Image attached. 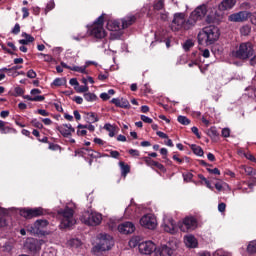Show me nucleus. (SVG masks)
Segmentation results:
<instances>
[{
	"label": "nucleus",
	"instance_id": "338daca9",
	"mask_svg": "<svg viewBox=\"0 0 256 256\" xmlns=\"http://www.w3.org/2000/svg\"><path fill=\"white\" fill-rule=\"evenodd\" d=\"M53 9H55V2L50 1V2L47 4V6H46V10H47V11H51V10H53Z\"/></svg>",
	"mask_w": 256,
	"mask_h": 256
},
{
	"label": "nucleus",
	"instance_id": "69168bd1",
	"mask_svg": "<svg viewBox=\"0 0 256 256\" xmlns=\"http://www.w3.org/2000/svg\"><path fill=\"white\" fill-rule=\"evenodd\" d=\"M73 101H75V103H77V105H82L83 104V98L80 96H75L73 98Z\"/></svg>",
	"mask_w": 256,
	"mask_h": 256
},
{
	"label": "nucleus",
	"instance_id": "72a5a7b5",
	"mask_svg": "<svg viewBox=\"0 0 256 256\" xmlns=\"http://www.w3.org/2000/svg\"><path fill=\"white\" fill-rule=\"evenodd\" d=\"M70 71H76V73H87V66H72Z\"/></svg>",
	"mask_w": 256,
	"mask_h": 256
},
{
	"label": "nucleus",
	"instance_id": "09e8293b",
	"mask_svg": "<svg viewBox=\"0 0 256 256\" xmlns=\"http://www.w3.org/2000/svg\"><path fill=\"white\" fill-rule=\"evenodd\" d=\"M120 155L121 154L117 150H111L110 151V157H112L113 159H119Z\"/></svg>",
	"mask_w": 256,
	"mask_h": 256
},
{
	"label": "nucleus",
	"instance_id": "a19ab883",
	"mask_svg": "<svg viewBox=\"0 0 256 256\" xmlns=\"http://www.w3.org/2000/svg\"><path fill=\"white\" fill-rule=\"evenodd\" d=\"M195 44L193 43V40H187L184 44H183V49L186 51H189V49H191V47H193Z\"/></svg>",
	"mask_w": 256,
	"mask_h": 256
},
{
	"label": "nucleus",
	"instance_id": "4be33fe9",
	"mask_svg": "<svg viewBox=\"0 0 256 256\" xmlns=\"http://www.w3.org/2000/svg\"><path fill=\"white\" fill-rule=\"evenodd\" d=\"M144 161H145L146 165H148V167H157V169H160V170L164 169L163 164H161V163H159L157 161H154L150 157H145Z\"/></svg>",
	"mask_w": 256,
	"mask_h": 256
},
{
	"label": "nucleus",
	"instance_id": "603ef678",
	"mask_svg": "<svg viewBox=\"0 0 256 256\" xmlns=\"http://www.w3.org/2000/svg\"><path fill=\"white\" fill-rule=\"evenodd\" d=\"M32 125L34 127H37V129H43V124L39 121H37V119L32 120Z\"/></svg>",
	"mask_w": 256,
	"mask_h": 256
},
{
	"label": "nucleus",
	"instance_id": "9b49d317",
	"mask_svg": "<svg viewBox=\"0 0 256 256\" xmlns=\"http://www.w3.org/2000/svg\"><path fill=\"white\" fill-rule=\"evenodd\" d=\"M140 225L145 229H155L157 227V218L153 214H146L140 219Z\"/></svg>",
	"mask_w": 256,
	"mask_h": 256
},
{
	"label": "nucleus",
	"instance_id": "052dcab7",
	"mask_svg": "<svg viewBox=\"0 0 256 256\" xmlns=\"http://www.w3.org/2000/svg\"><path fill=\"white\" fill-rule=\"evenodd\" d=\"M43 59L46 63H51V61H53V56L49 54H45L43 55Z\"/></svg>",
	"mask_w": 256,
	"mask_h": 256
},
{
	"label": "nucleus",
	"instance_id": "e2e57ef3",
	"mask_svg": "<svg viewBox=\"0 0 256 256\" xmlns=\"http://www.w3.org/2000/svg\"><path fill=\"white\" fill-rule=\"evenodd\" d=\"M141 120L144 123H153V119H151V118H149L148 116H145V115H141Z\"/></svg>",
	"mask_w": 256,
	"mask_h": 256
},
{
	"label": "nucleus",
	"instance_id": "7ed1b4c3",
	"mask_svg": "<svg viewBox=\"0 0 256 256\" xmlns=\"http://www.w3.org/2000/svg\"><path fill=\"white\" fill-rule=\"evenodd\" d=\"M57 213L61 227L67 229V227H73L75 225V211L72 208L66 206L64 209H59Z\"/></svg>",
	"mask_w": 256,
	"mask_h": 256
},
{
	"label": "nucleus",
	"instance_id": "ea45409f",
	"mask_svg": "<svg viewBox=\"0 0 256 256\" xmlns=\"http://www.w3.org/2000/svg\"><path fill=\"white\" fill-rule=\"evenodd\" d=\"M139 247V237H133L130 241H129V247L131 248H135V247Z\"/></svg>",
	"mask_w": 256,
	"mask_h": 256
},
{
	"label": "nucleus",
	"instance_id": "5701e85b",
	"mask_svg": "<svg viewBox=\"0 0 256 256\" xmlns=\"http://www.w3.org/2000/svg\"><path fill=\"white\" fill-rule=\"evenodd\" d=\"M135 16H126L125 18H123L122 21V29H127V27H130V25H132L133 23H135Z\"/></svg>",
	"mask_w": 256,
	"mask_h": 256
},
{
	"label": "nucleus",
	"instance_id": "c03bdc74",
	"mask_svg": "<svg viewBox=\"0 0 256 256\" xmlns=\"http://www.w3.org/2000/svg\"><path fill=\"white\" fill-rule=\"evenodd\" d=\"M53 85H55L56 87H61V85H65V79L56 78V79L53 81Z\"/></svg>",
	"mask_w": 256,
	"mask_h": 256
},
{
	"label": "nucleus",
	"instance_id": "8fccbe9b",
	"mask_svg": "<svg viewBox=\"0 0 256 256\" xmlns=\"http://www.w3.org/2000/svg\"><path fill=\"white\" fill-rule=\"evenodd\" d=\"M87 91H89V86L87 85L79 86V88L77 89L78 93H87Z\"/></svg>",
	"mask_w": 256,
	"mask_h": 256
},
{
	"label": "nucleus",
	"instance_id": "774afa93",
	"mask_svg": "<svg viewBox=\"0 0 256 256\" xmlns=\"http://www.w3.org/2000/svg\"><path fill=\"white\" fill-rule=\"evenodd\" d=\"M183 177H184V181H191V179H193V175L191 173H186V174H183Z\"/></svg>",
	"mask_w": 256,
	"mask_h": 256
},
{
	"label": "nucleus",
	"instance_id": "39448f33",
	"mask_svg": "<svg viewBox=\"0 0 256 256\" xmlns=\"http://www.w3.org/2000/svg\"><path fill=\"white\" fill-rule=\"evenodd\" d=\"M173 31H179V29L189 30L193 25L189 24V19H185V13H176L171 24Z\"/></svg>",
	"mask_w": 256,
	"mask_h": 256
},
{
	"label": "nucleus",
	"instance_id": "c9c22d12",
	"mask_svg": "<svg viewBox=\"0 0 256 256\" xmlns=\"http://www.w3.org/2000/svg\"><path fill=\"white\" fill-rule=\"evenodd\" d=\"M177 120H178V123H180L181 125H189L191 123V120H189L185 116H178Z\"/></svg>",
	"mask_w": 256,
	"mask_h": 256
},
{
	"label": "nucleus",
	"instance_id": "13d9d810",
	"mask_svg": "<svg viewBox=\"0 0 256 256\" xmlns=\"http://www.w3.org/2000/svg\"><path fill=\"white\" fill-rule=\"evenodd\" d=\"M0 227H7V219L3 215H0Z\"/></svg>",
	"mask_w": 256,
	"mask_h": 256
},
{
	"label": "nucleus",
	"instance_id": "49530a36",
	"mask_svg": "<svg viewBox=\"0 0 256 256\" xmlns=\"http://www.w3.org/2000/svg\"><path fill=\"white\" fill-rule=\"evenodd\" d=\"M223 187H228L227 183L218 182L215 184V188L217 189V191H223Z\"/></svg>",
	"mask_w": 256,
	"mask_h": 256
},
{
	"label": "nucleus",
	"instance_id": "b1692460",
	"mask_svg": "<svg viewBox=\"0 0 256 256\" xmlns=\"http://www.w3.org/2000/svg\"><path fill=\"white\" fill-rule=\"evenodd\" d=\"M119 167L121 169L122 177H127L128 173H131V166H129L125 162H119Z\"/></svg>",
	"mask_w": 256,
	"mask_h": 256
},
{
	"label": "nucleus",
	"instance_id": "c756f323",
	"mask_svg": "<svg viewBox=\"0 0 256 256\" xmlns=\"http://www.w3.org/2000/svg\"><path fill=\"white\" fill-rule=\"evenodd\" d=\"M5 125H6L5 121L0 120V133H2L3 135H5L7 133H11V131H13V129H11Z\"/></svg>",
	"mask_w": 256,
	"mask_h": 256
},
{
	"label": "nucleus",
	"instance_id": "412c9836",
	"mask_svg": "<svg viewBox=\"0 0 256 256\" xmlns=\"http://www.w3.org/2000/svg\"><path fill=\"white\" fill-rule=\"evenodd\" d=\"M184 243L186 247H189L190 249H195V247L198 245L197 238H195L193 235L185 236Z\"/></svg>",
	"mask_w": 256,
	"mask_h": 256
},
{
	"label": "nucleus",
	"instance_id": "f257e3e1",
	"mask_svg": "<svg viewBox=\"0 0 256 256\" xmlns=\"http://www.w3.org/2000/svg\"><path fill=\"white\" fill-rule=\"evenodd\" d=\"M221 32L217 26H206L198 33L199 45H213L219 41Z\"/></svg>",
	"mask_w": 256,
	"mask_h": 256
},
{
	"label": "nucleus",
	"instance_id": "4468645a",
	"mask_svg": "<svg viewBox=\"0 0 256 256\" xmlns=\"http://www.w3.org/2000/svg\"><path fill=\"white\" fill-rule=\"evenodd\" d=\"M162 229L166 233H170L171 235H175V233H177V225H175V221L173 220V218L165 217L163 219Z\"/></svg>",
	"mask_w": 256,
	"mask_h": 256
},
{
	"label": "nucleus",
	"instance_id": "f03ea898",
	"mask_svg": "<svg viewBox=\"0 0 256 256\" xmlns=\"http://www.w3.org/2000/svg\"><path fill=\"white\" fill-rule=\"evenodd\" d=\"M254 54L255 49H253L251 42H242L231 52V56L234 57V59H241L242 61H247V59L253 57Z\"/></svg>",
	"mask_w": 256,
	"mask_h": 256
},
{
	"label": "nucleus",
	"instance_id": "37998d69",
	"mask_svg": "<svg viewBox=\"0 0 256 256\" xmlns=\"http://www.w3.org/2000/svg\"><path fill=\"white\" fill-rule=\"evenodd\" d=\"M78 129H88V131H95V126L89 124V125H82V124H79L78 125Z\"/></svg>",
	"mask_w": 256,
	"mask_h": 256
},
{
	"label": "nucleus",
	"instance_id": "aec40b11",
	"mask_svg": "<svg viewBox=\"0 0 256 256\" xmlns=\"http://www.w3.org/2000/svg\"><path fill=\"white\" fill-rule=\"evenodd\" d=\"M235 3V0H223L218 7L220 11H229V9L235 7Z\"/></svg>",
	"mask_w": 256,
	"mask_h": 256
},
{
	"label": "nucleus",
	"instance_id": "473e14b6",
	"mask_svg": "<svg viewBox=\"0 0 256 256\" xmlns=\"http://www.w3.org/2000/svg\"><path fill=\"white\" fill-rule=\"evenodd\" d=\"M84 99L85 101H88V102L97 101V95L91 92L84 93Z\"/></svg>",
	"mask_w": 256,
	"mask_h": 256
},
{
	"label": "nucleus",
	"instance_id": "6e6d98bb",
	"mask_svg": "<svg viewBox=\"0 0 256 256\" xmlns=\"http://www.w3.org/2000/svg\"><path fill=\"white\" fill-rule=\"evenodd\" d=\"M225 209H227V205L225 203L222 202V203L218 204V211L220 213H225Z\"/></svg>",
	"mask_w": 256,
	"mask_h": 256
},
{
	"label": "nucleus",
	"instance_id": "5fc2aeb1",
	"mask_svg": "<svg viewBox=\"0 0 256 256\" xmlns=\"http://www.w3.org/2000/svg\"><path fill=\"white\" fill-rule=\"evenodd\" d=\"M27 77H28L29 79H35V77H37V73L35 72V70H29V71L27 72Z\"/></svg>",
	"mask_w": 256,
	"mask_h": 256
},
{
	"label": "nucleus",
	"instance_id": "ddd939ff",
	"mask_svg": "<svg viewBox=\"0 0 256 256\" xmlns=\"http://www.w3.org/2000/svg\"><path fill=\"white\" fill-rule=\"evenodd\" d=\"M21 217H24L25 219H33V217H41L43 215V208H24L20 210Z\"/></svg>",
	"mask_w": 256,
	"mask_h": 256
},
{
	"label": "nucleus",
	"instance_id": "0e129e2a",
	"mask_svg": "<svg viewBox=\"0 0 256 256\" xmlns=\"http://www.w3.org/2000/svg\"><path fill=\"white\" fill-rule=\"evenodd\" d=\"M14 93H16V95H23L25 93V90H23V88L21 87H16L14 89Z\"/></svg>",
	"mask_w": 256,
	"mask_h": 256
},
{
	"label": "nucleus",
	"instance_id": "7c9ffc66",
	"mask_svg": "<svg viewBox=\"0 0 256 256\" xmlns=\"http://www.w3.org/2000/svg\"><path fill=\"white\" fill-rule=\"evenodd\" d=\"M191 149H192V151H193V153H194L195 155H198V157H203V155H204L203 148H201L200 146H197V145L193 144V145L191 146Z\"/></svg>",
	"mask_w": 256,
	"mask_h": 256
},
{
	"label": "nucleus",
	"instance_id": "c85d7f7f",
	"mask_svg": "<svg viewBox=\"0 0 256 256\" xmlns=\"http://www.w3.org/2000/svg\"><path fill=\"white\" fill-rule=\"evenodd\" d=\"M23 99H27V101L41 102V101H45V96H30V95H25V96H23Z\"/></svg>",
	"mask_w": 256,
	"mask_h": 256
},
{
	"label": "nucleus",
	"instance_id": "0eeeda50",
	"mask_svg": "<svg viewBox=\"0 0 256 256\" xmlns=\"http://www.w3.org/2000/svg\"><path fill=\"white\" fill-rule=\"evenodd\" d=\"M207 15V6L200 5L198 6L189 16L188 24L195 27L197 25V21H202Z\"/></svg>",
	"mask_w": 256,
	"mask_h": 256
},
{
	"label": "nucleus",
	"instance_id": "2eb2a0df",
	"mask_svg": "<svg viewBox=\"0 0 256 256\" xmlns=\"http://www.w3.org/2000/svg\"><path fill=\"white\" fill-rule=\"evenodd\" d=\"M251 17V12L240 11L234 14H231L228 19L233 23H242L243 21H247V19Z\"/></svg>",
	"mask_w": 256,
	"mask_h": 256
},
{
	"label": "nucleus",
	"instance_id": "bb28decb",
	"mask_svg": "<svg viewBox=\"0 0 256 256\" xmlns=\"http://www.w3.org/2000/svg\"><path fill=\"white\" fill-rule=\"evenodd\" d=\"M47 225H49V222L47 220H37L34 223V227L35 229H37V231H41V229H45Z\"/></svg>",
	"mask_w": 256,
	"mask_h": 256
},
{
	"label": "nucleus",
	"instance_id": "bf43d9fd",
	"mask_svg": "<svg viewBox=\"0 0 256 256\" xmlns=\"http://www.w3.org/2000/svg\"><path fill=\"white\" fill-rule=\"evenodd\" d=\"M36 113H38L39 115H42V117H49V112H47V110L38 109Z\"/></svg>",
	"mask_w": 256,
	"mask_h": 256
},
{
	"label": "nucleus",
	"instance_id": "dca6fc26",
	"mask_svg": "<svg viewBox=\"0 0 256 256\" xmlns=\"http://www.w3.org/2000/svg\"><path fill=\"white\" fill-rule=\"evenodd\" d=\"M119 233H123V235H129L135 232V224L133 222H124L118 225Z\"/></svg>",
	"mask_w": 256,
	"mask_h": 256
},
{
	"label": "nucleus",
	"instance_id": "1a4fd4ad",
	"mask_svg": "<svg viewBox=\"0 0 256 256\" xmlns=\"http://www.w3.org/2000/svg\"><path fill=\"white\" fill-rule=\"evenodd\" d=\"M177 250V244L168 242L167 244L156 246L154 250L155 256H173Z\"/></svg>",
	"mask_w": 256,
	"mask_h": 256
},
{
	"label": "nucleus",
	"instance_id": "4d7b16f0",
	"mask_svg": "<svg viewBox=\"0 0 256 256\" xmlns=\"http://www.w3.org/2000/svg\"><path fill=\"white\" fill-rule=\"evenodd\" d=\"M129 155H131L132 157H139L140 153L139 150H135V149H130L128 151Z\"/></svg>",
	"mask_w": 256,
	"mask_h": 256
},
{
	"label": "nucleus",
	"instance_id": "393cba45",
	"mask_svg": "<svg viewBox=\"0 0 256 256\" xmlns=\"http://www.w3.org/2000/svg\"><path fill=\"white\" fill-rule=\"evenodd\" d=\"M22 37L25 39L19 40L20 45H29V43H33L35 41V38L27 33H22Z\"/></svg>",
	"mask_w": 256,
	"mask_h": 256
},
{
	"label": "nucleus",
	"instance_id": "20e7f679",
	"mask_svg": "<svg viewBox=\"0 0 256 256\" xmlns=\"http://www.w3.org/2000/svg\"><path fill=\"white\" fill-rule=\"evenodd\" d=\"M99 242L92 248L93 253H101V251H109L113 245V237L108 234H99Z\"/></svg>",
	"mask_w": 256,
	"mask_h": 256
},
{
	"label": "nucleus",
	"instance_id": "f704fd0d",
	"mask_svg": "<svg viewBox=\"0 0 256 256\" xmlns=\"http://www.w3.org/2000/svg\"><path fill=\"white\" fill-rule=\"evenodd\" d=\"M104 129L109 132V137H115V129L111 124H105Z\"/></svg>",
	"mask_w": 256,
	"mask_h": 256
},
{
	"label": "nucleus",
	"instance_id": "a878e982",
	"mask_svg": "<svg viewBox=\"0 0 256 256\" xmlns=\"http://www.w3.org/2000/svg\"><path fill=\"white\" fill-rule=\"evenodd\" d=\"M85 119L87 123H97L99 121V117L93 112L86 113Z\"/></svg>",
	"mask_w": 256,
	"mask_h": 256
},
{
	"label": "nucleus",
	"instance_id": "cd10ccee",
	"mask_svg": "<svg viewBox=\"0 0 256 256\" xmlns=\"http://www.w3.org/2000/svg\"><path fill=\"white\" fill-rule=\"evenodd\" d=\"M153 7L155 11H162V9H165V0H155Z\"/></svg>",
	"mask_w": 256,
	"mask_h": 256
},
{
	"label": "nucleus",
	"instance_id": "f3484780",
	"mask_svg": "<svg viewBox=\"0 0 256 256\" xmlns=\"http://www.w3.org/2000/svg\"><path fill=\"white\" fill-rule=\"evenodd\" d=\"M57 131L64 137H70L72 133H75V128L71 124H62L57 127Z\"/></svg>",
	"mask_w": 256,
	"mask_h": 256
},
{
	"label": "nucleus",
	"instance_id": "6ab92c4d",
	"mask_svg": "<svg viewBox=\"0 0 256 256\" xmlns=\"http://www.w3.org/2000/svg\"><path fill=\"white\" fill-rule=\"evenodd\" d=\"M106 27L108 31H112V33H116L117 31H121V29H123L119 20L108 21Z\"/></svg>",
	"mask_w": 256,
	"mask_h": 256
},
{
	"label": "nucleus",
	"instance_id": "423d86ee",
	"mask_svg": "<svg viewBox=\"0 0 256 256\" xmlns=\"http://www.w3.org/2000/svg\"><path fill=\"white\" fill-rule=\"evenodd\" d=\"M103 15L105 14H102L96 19L91 29V35L96 39H104V37L107 35L105 29L103 28V23L105 21Z\"/></svg>",
	"mask_w": 256,
	"mask_h": 256
},
{
	"label": "nucleus",
	"instance_id": "a18cd8bd",
	"mask_svg": "<svg viewBox=\"0 0 256 256\" xmlns=\"http://www.w3.org/2000/svg\"><path fill=\"white\" fill-rule=\"evenodd\" d=\"M11 33H13V35H19V33H21V26L19 25V23L15 24V26L12 29Z\"/></svg>",
	"mask_w": 256,
	"mask_h": 256
},
{
	"label": "nucleus",
	"instance_id": "79ce46f5",
	"mask_svg": "<svg viewBox=\"0 0 256 256\" xmlns=\"http://www.w3.org/2000/svg\"><path fill=\"white\" fill-rule=\"evenodd\" d=\"M89 156L94 157V159H101V153L93 151L92 149L88 150Z\"/></svg>",
	"mask_w": 256,
	"mask_h": 256
},
{
	"label": "nucleus",
	"instance_id": "e433bc0d",
	"mask_svg": "<svg viewBox=\"0 0 256 256\" xmlns=\"http://www.w3.org/2000/svg\"><path fill=\"white\" fill-rule=\"evenodd\" d=\"M241 35L247 36L251 33V26L245 25L240 29Z\"/></svg>",
	"mask_w": 256,
	"mask_h": 256
},
{
	"label": "nucleus",
	"instance_id": "a211bd4d",
	"mask_svg": "<svg viewBox=\"0 0 256 256\" xmlns=\"http://www.w3.org/2000/svg\"><path fill=\"white\" fill-rule=\"evenodd\" d=\"M111 103H113L116 107H120V109H130L131 104L129 103V100L125 98H113L111 100Z\"/></svg>",
	"mask_w": 256,
	"mask_h": 256
},
{
	"label": "nucleus",
	"instance_id": "680f3d73",
	"mask_svg": "<svg viewBox=\"0 0 256 256\" xmlns=\"http://www.w3.org/2000/svg\"><path fill=\"white\" fill-rule=\"evenodd\" d=\"M87 37V34H79L78 36H73L72 39L74 41H81V39H85Z\"/></svg>",
	"mask_w": 256,
	"mask_h": 256
},
{
	"label": "nucleus",
	"instance_id": "58836bf2",
	"mask_svg": "<svg viewBox=\"0 0 256 256\" xmlns=\"http://www.w3.org/2000/svg\"><path fill=\"white\" fill-rule=\"evenodd\" d=\"M208 135H209V137H212V138L219 137V132L217 131V128L211 127L208 130Z\"/></svg>",
	"mask_w": 256,
	"mask_h": 256
},
{
	"label": "nucleus",
	"instance_id": "4c0bfd02",
	"mask_svg": "<svg viewBox=\"0 0 256 256\" xmlns=\"http://www.w3.org/2000/svg\"><path fill=\"white\" fill-rule=\"evenodd\" d=\"M2 251H4L5 253H11V251H13V245H11L10 242H6V243L2 246Z\"/></svg>",
	"mask_w": 256,
	"mask_h": 256
},
{
	"label": "nucleus",
	"instance_id": "f8f14e48",
	"mask_svg": "<svg viewBox=\"0 0 256 256\" xmlns=\"http://www.w3.org/2000/svg\"><path fill=\"white\" fill-rule=\"evenodd\" d=\"M156 247L157 246L151 240L141 242L138 245L139 253H141V255H151V253H155Z\"/></svg>",
	"mask_w": 256,
	"mask_h": 256
},
{
	"label": "nucleus",
	"instance_id": "6e6552de",
	"mask_svg": "<svg viewBox=\"0 0 256 256\" xmlns=\"http://www.w3.org/2000/svg\"><path fill=\"white\" fill-rule=\"evenodd\" d=\"M80 220L85 225H91L92 227H95L101 224V221H103V216L97 212H92V213L85 212L81 216Z\"/></svg>",
	"mask_w": 256,
	"mask_h": 256
},
{
	"label": "nucleus",
	"instance_id": "2f4dec72",
	"mask_svg": "<svg viewBox=\"0 0 256 256\" xmlns=\"http://www.w3.org/2000/svg\"><path fill=\"white\" fill-rule=\"evenodd\" d=\"M247 253L250 255H254V253H256V240H253L248 244Z\"/></svg>",
	"mask_w": 256,
	"mask_h": 256
},
{
	"label": "nucleus",
	"instance_id": "9d476101",
	"mask_svg": "<svg viewBox=\"0 0 256 256\" xmlns=\"http://www.w3.org/2000/svg\"><path fill=\"white\" fill-rule=\"evenodd\" d=\"M180 231L187 233V231H193L197 229V219L195 217H186L182 222L178 224Z\"/></svg>",
	"mask_w": 256,
	"mask_h": 256
},
{
	"label": "nucleus",
	"instance_id": "3c124183",
	"mask_svg": "<svg viewBox=\"0 0 256 256\" xmlns=\"http://www.w3.org/2000/svg\"><path fill=\"white\" fill-rule=\"evenodd\" d=\"M77 135L79 137H85V135H87V130H85V128H78Z\"/></svg>",
	"mask_w": 256,
	"mask_h": 256
},
{
	"label": "nucleus",
	"instance_id": "de8ad7c7",
	"mask_svg": "<svg viewBox=\"0 0 256 256\" xmlns=\"http://www.w3.org/2000/svg\"><path fill=\"white\" fill-rule=\"evenodd\" d=\"M222 137H230L231 136V129L229 128H223L221 132Z\"/></svg>",
	"mask_w": 256,
	"mask_h": 256
},
{
	"label": "nucleus",
	"instance_id": "864d4df0",
	"mask_svg": "<svg viewBox=\"0 0 256 256\" xmlns=\"http://www.w3.org/2000/svg\"><path fill=\"white\" fill-rule=\"evenodd\" d=\"M30 95L34 96V97H40L39 95H41V90L35 88V89H32L30 91Z\"/></svg>",
	"mask_w": 256,
	"mask_h": 256
}]
</instances>
